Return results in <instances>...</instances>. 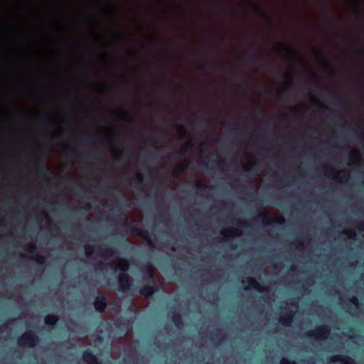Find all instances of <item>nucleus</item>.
I'll return each mask as SVG.
<instances>
[{"mask_svg":"<svg viewBox=\"0 0 364 364\" xmlns=\"http://www.w3.org/2000/svg\"><path fill=\"white\" fill-rule=\"evenodd\" d=\"M262 222L264 224H269L272 223H277L282 224L284 222V218L277 210L272 208H264L262 212L259 213Z\"/></svg>","mask_w":364,"mask_h":364,"instance_id":"2","label":"nucleus"},{"mask_svg":"<svg viewBox=\"0 0 364 364\" xmlns=\"http://www.w3.org/2000/svg\"><path fill=\"white\" fill-rule=\"evenodd\" d=\"M350 161L352 163L358 162L360 159V154L357 150H352L350 156Z\"/></svg>","mask_w":364,"mask_h":364,"instance_id":"14","label":"nucleus"},{"mask_svg":"<svg viewBox=\"0 0 364 364\" xmlns=\"http://www.w3.org/2000/svg\"><path fill=\"white\" fill-rule=\"evenodd\" d=\"M146 271L150 277H152L155 273V269L151 265L146 266Z\"/></svg>","mask_w":364,"mask_h":364,"instance_id":"22","label":"nucleus"},{"mask_svg":"<svg viewBox=\"0 0 364 364\" xmlns=\"http://www.w3.org/2000/svg\"><path fill=\"white\" fill-rule=\"evenodd\" d=\"M95 308L98 311H104L107 306L106 298L103 296H97L94 303Z\"/></svg>","mask_w":364,"mask_h":364,"instance_id":"6","label":"nucleus"},{"mask_svg":"<svg viewBox=\"0 0 364 364\" xmlns=\"http://www.w3.org/2000/svg\"><path fill=\"white\" fill-rule=\"evenodd\" d=\"M85 250V254L87 256L91 255L94 252V248H93V247H92L90 245L86 246Z\"/></svg>","mask_w":364,"mask_h":364,"instance_id":"20","label":"nucleus"},{"mask_svg":"<svg viewBox=\"0 0 364 364\" xmlns=\"http://www.w3.org/2000/svg\"><path fill=\"white\" fill-rule=\"evenodd\" d=\"M280 364H296V363L294 361H291L286 358H283L280 361Z\"/></svg>","mask_w":364,"mask_h":364,"instance_id":"24","label":"nucleus"},{"mask_svg":"<svg viewBox=\"0 0 364 364\" xmlns=\"http://www.w3.org/2000/svg\"><path fill=\"white\" fill-rule=\"evenodd\" d=\"M196 186L198 188H199L203 187L204 184H203V182H202L200 181H197L196 183Z\"/></svg>","mask_w":364,"mask_h":364,"instance_id":"27","label":"nucleus"},{"mask_svg":"<svg viewBox=\"0 0 364 364\" xmlns=\"http://www.w3.org/2000/svg\"><path fill=\"white\" fill-rule=\"evenodd\" d=\"M326 174L328 177L334 178L341 183H344L347 181L349 178V173L344 170L337 171L334 169H328V168H326Z\"/></svg>","mask_w":364,"mask_h":364,"instance_id":"4","label":"nucleus"},{"mask_svg":"<svg viewBox=\"0 0 364 364\" xmlns=\"http://www.w3.org/2000/svg\"><path fill=\"white\" fill-rule=\"evenodd\" d=\"M331 333V328L328 326H321L316 328L314 330H311L307 332L309 337H313L317 341L326 340L328 338Z\"/></svg>","mask_w":364,"mask_h":364,"instance_id":"3","label":"nucleus"},{"mask_svg":"<svg viewBox=\"0 0 364 364\" xmlns=\"http://www.w3.org/2000/svg\"><path fill=\"white\" fill-rule=\"evenodd\" d=\"M342 364H355V363L351 358L346 356Z\"/></svg>","mask_w":364,"mask_h":364,"instance_id":"21","label":"nucleus"},{"mask_svg":"<svg viewBox=\"0 0 364 364\" xmlns=\"http://www.w3.org/2000/svg\"><path fill=\"white\" fill-rule=\"evenodd\" d=\"M116 267L122 271L127 270L129 269V263L127 260L123 259H117L114 261Z\"/></svg>","mask_w":364,"mask_h":364,"instance_id":"11","label":"nucleus"},{"mask_svg":"<svg viewBox=\"0 0 364 364\" xmlns=\"http://www.w3.org/2000/svg\"><path fill=\"white\" fill-rule=\"evenodd\" d=\"M102 264H100V267H99V269H102ZM95 269H96V270H97V269H98V267H95Z\"/></svg>","mask_w":364,"mask_h":364,"instance_id":"29","label":"nucleus"},{"mask_svg":"<svg viewBox=\"0 0 364 364\" xmlns=\"http://www.w3.org/2000/svg\"><path fill=\"white\" fill-rule=\"evenodd\" d=\"M360 229L364 230V224L361 225Z\"/></svg>","mask_w":364,"mask_h":364,"instance_id":"30","label":"nucleus"},{"mask_svg":"<svg viewBox=\"0 0 364 364\" xmlns=\"http://www.w3.org/2000/svg\"><path fill=\"white\" fill-rule=\"evenodd\" d=\"M132 279L127 273H122L119 276V289L126 291L129 289L132 285Z\"/></svg>","mask_w":364,"mask_h":364,"instance_id":"5","label":"nucleus"},{"mask_svg":"<svg viewBox=\"0 0 364 364\" xmlns=\"http://www.w3.org/2000/svg\"><path fill=\"white\" fill-rule=\"evenodd\" d=\"M225 237H237L242 233L241 230L237 228H227L221 232Z\"/></svg>","mask_w":364,"mask_h":364,"instance_id":"9","label":"nucleus"},{"mask_svg":"<svg viewBox=\"0 0 364 364\" xmlns=\"http://www.w3.org/2000/svg\"><path fill=\"white\" fill-rule=\"evenodd\" d=\"M59 318L58 316L54 314H48L45 317V323L50 326H54L57 321H58Z\"/></svg>","mask_w":364,"mask_h":364,"instance_id":"13","label":"nucleus"},{"mask_svg":"<svg viewBox=\"0 0 364 364\" xmlns=\"http://www.w3.org/2000/svg\"><path fill=\"white\" fill-rule=\"evenodd\" d=\"M83 359L87 364H99L97 358L90 353H85Z\"/></svg>","mask_w":364,"mask_h":364,"instance_id":"10","label":"nucleus"},{"mask_svg":"<svg viewBox=\"0 0 364 364\" xmlns=\"http://www.w3.org/2000/svg\"><path fill=\"white\" fill-rule=\"evenodd\" d=\"M141 293L146 296H149L150 295L152 294L153 293V289L151 287H144L141 290Z\"/></svg>","mask_w":364,"mask_h":364,"instance_id":"16","label":"nucleus"},{"mask_svg":"<svg viewBox=\"0 0 364 364\" xmlns=\"http://www.w3.org/2000/svg\"><path fill=\"white\" fill-rule=\"evenodd\" d=\"M344 232L349 238H353L355 236V232L353 230H345Z\"/></svg>","mask_w":364,"mask_h":364,"instance_id":"25","label":"nucleus"},{"mask_svg":"<svg viewBox=\"0 0 364 364\" xmlns=\"http://www.w3.org/2000/svg\"><path fill=\"white\" fill-rule=\"evenodd\" d=\"M36 260L38 263L39 264H43L44 262V257H41V256H38L36 258Z\"/></svg>","mask_w":364,"mask_h":364,"instance_id":"26","label":"nucleus"},{"mask_svg":"<svg viewBox=\"0 0 364 364\" xmlns=\"http://www.w3.org/2000/svg\"><path fill=\"white\" fill-rule=\"evenodd\" d=\"M293 320V315L291 314H285L280 317L279 321L284 326H289Z\"/></svg>","mask_w":364,"mask_h":364,"instance_id":"12","label":"nucleus"},{"mask_svg":"<svg viewBox=\"0 0 364 364\" xmlns=\"http://www.w3.org/2000/svg\"><path fill=\"white\" fill-rule=\"evenodd\" d=\"M134 218L131 219V220L132 221H140L142 218V215H141V213L139 210H136L134 213Z\"/></svg>","mask_w":364,"mask_h":364,"instance_id":"17","label":"nucleus"},{"mask_svg":"<svg viewBox=\"0 0 364 364\" xmlns=\"http://www.w3.org/2000/svg\"><path fill=\"white\" fill-rule=\"evenodd\" d=\"M345 355H333L331 356L330 358H329V361L331 363H337V362H339L342 364L344 358H345Z\"/></svg>","mask_w":364,"mask_h":364,"instance_id":"15","label":"nucleus"},{"mask_svg":"<svg viewBox=\"0 0 364 364\" xmlns=\"http://www.w3.org/2000/svg\"><path fill=\"white\" fill-rule=\"evenodd\" d=\"M39 339L38 336L31 331L23 333L18 339V346L21 348H32L36 346Z\"/></svg>","mask_w":364,"mask_h":364,"instance_id":"1","label":"nucleus"},{"mask_svg":"<svg viewBox=\"0 0 364 364\" xmlns=\"http://www.w3.org/2000/svg\"><path fill=\"white\" fill-rule=\"evenodd\" d=\"M136 232L138 235H139L140 237H141L142 238L146 240L147 239V232H144L143 230H136Z\"/></svg>","mask_w":364,"mask_h":364,"instance_id":"23","label":"nucleus"},{"mask_svg":"<svg viewBox=\"0 0 364 364\" xmlns=\"http://www.w3.org/2000/svg\"><path fill=\"white\" fill-rule=\"evenodd\" d=\"M247 281L249 282V284L250 287L255 288V289H258L259 287V284L257 283V282L253 279V278H248L247 279Z\"/></svg>","mask_w":364,"mask_h":364,"instance_id":"18","label":"nucleus"},{"mask_svg":"<svg viewBox=\"0 0 364 364\" xmlns=\"http://www.w3.org/2000/svg\"><path fill=\"white\" fill-rule=\"evenodd\" d=\"M245 160L243 162V168L246 171L250 170L255 163V156L249 153L245 154Z\"/></svg>","mask_w":364,"mask_h":364,"instance_id":"7","label":"nucleus"},{"mask_svg":"<svg viewBox=\"0 0 364 364\" xmlns=\"http://www.w3.org/2000/svg\"><path fill=\"white\" fill-rule=\"evenodd\" d=\"M177 133L180 138L183 137L186 134V130L182 126L177 127Z\"/></svg>","mask_w":364,"mask_h":364,"instance_id":"19","label":"nucleus"},{"mask_svg":"<svg viewBox=\"0 0 364 364\" xmlns=\"http://www.w3.org/2000/svg\"><path fill=\"white\" fill-rule=\"evenodd\" d=\"M275 50L279 53L283 52L284 53L287 54L289 58H292L294 55V50L282 43H279L276 45Z\"/></svg>","mask_w":364,"mask_h":364,"instance_id":"8","label":"nucleus"},{"mask_svg":"<svg viewBox=\"0 0 364 364\" xmlns=\"http://www.w3.org/2000/svg\"><path fill=\"white\" fill-rule=\"evenodd\" d=\"M351 301L355 305V306H358V300L356 297L353 296L352 299H351Z\"/></svg>","mask_w":364,"mask_h":364,"instance_id":"28","label":"nucleus"}]
</instances>
